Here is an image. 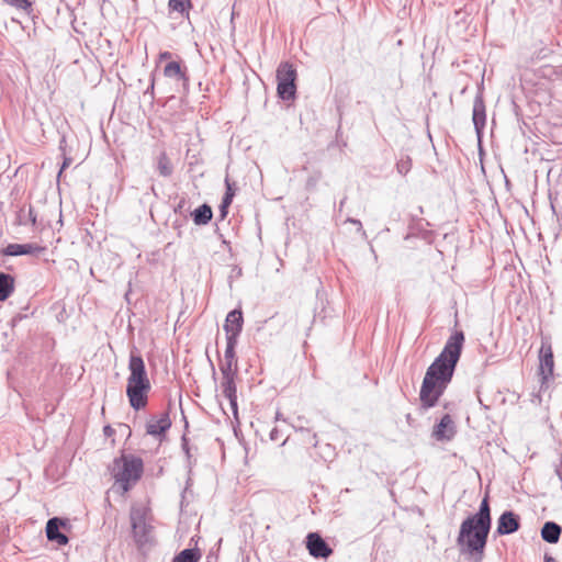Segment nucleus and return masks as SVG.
<instances>
[{"mask_svg": "<svg viewBox=\"0 0 562 562\" xmlns=\"http://www.w3.org/2000/svg\"><path fill=\"white\" fill-rule=\"evenodd\" d=\"M171 54L169 52L160 53V58H169Z\"/></svg>", "mask_w": 562, "mask_h": 562, "instance_id": "obj_43", "label": "nucleus"}, {"mask_svg": "<svg viewBox=\"0 0 562 562\" xmlns=\"http://www.w3.org/2000/svg\"><path fill=\"white\" fill-rule=\"evenodd\" d=\"M45 250V247H42L37 244L26 243V244H9L5 248H3L2 254L4 256H23V255H38Z\"/></svg>", "mask_w": 562, "mask_h": 562, "instance_id": "obj_14", "label": "nucleus"}, {"mask_svg": "<svg viewBox=\"0 0 562 562\" xmlns=\"http://www.w3.org/2000/svg\"><path fill=\"white\" fill-rule=\"evenodd\" d=\"M199 540H200V537H198V536L191 538V542H194L195 544H198Z\"/></svg>", "mask_w": 562, "mask_h": 562, "instance_id": "obj_46", "label": "nucleus"}, {"mask_svg": "<svg viewBox=\"0 0 562 562\" xmlns=\"http://www.w3.org/2000/svg\"><path fill=\"white\" fill-rule=\"evenodd\" d=\"M539 361L542 380H548L553 375L554 369L553 351L549 342L542 341L541 348L539 350Z\"/></svg>", "mask_w": 562, "mask_h": 562, "instance_id": "obj_12", "label": "nucleus"}, {"mask_svg": "<svg viewBox=\"0 0 562 562\" xmlns=\"http://www.w3.org/2000/svg\"><path fill=\"white\" fill-rule=\"evenodd\" d=\"M68 525V519L60 517L49 518L45 528L47 539L52 542H56L58 546H66L69 542V539L60 531V528H65Z\"/></svg>", "mask_w": 562, "mask_h": 562, "instance_id": "obj_9", "label": "nucleus"}, {"mask_svg": "<svg viewBox=\"0 0 562 562\" xmlns=\"http://www.w3.org/2000/svg\"><path fill=\"white\" fill-rule=\"evenodd\" d=\"M412 168V159L409 156H406V157H402L397 162H396V170L398 173L405 176Z\"/></svg>", "mask_w": 562, "mask_h": 562, "instance_id": "obj_29", "label": "nucleus"}, {"mask_svg": "<svg viewBox=\"0 0 562 562\" xmlns=\"http://www.w3.org/2000/svg\"><path fill=\"white\" fill-rule=\"evenodd\" d=\"M64 156V161H63V165H61V168L58 172V177L61 175V172L64 171V169H66L72 161L71 157L67 156V155H63Z\"/></svg>", "mask_w": 562, "mask_h": 562, "instance_id": "obj_38", "label": "nucleus"}, {"mask_svg": "<svg viewBox=\"0 0 562 562\" xmlns=\"http://www.w3.org/2000/svg\"><path fill=\"white\" fill-rule=\"evenodd\" d=\"M14 290V278L5 272H0V302L5 301Z\"/></svg>", "mask_w": 562, "mask_h": 562, "instance_id": "obj_20", "label": "nucleus"}, {"mask_svg": "<svg viewBox=\"0 0 562 562\" xmlns=\"http://www.w3.org/2000/svg\"><path fill=\"white\" fill-rule=\"evenodd\" d=\"M543 562H558L553 557L546 554Z\"/></svg>", "mask_w": 562, "mask_h": 562, "instance_id": "obj_41", "label": "nucleus"}, {"mask_svg": "<svg viewBox=\"0 0 562 562\" xmlns=\"http://www.w3.org/2000/svg\"><path fill=\"white\" fill-rule=\"evenodd\" d=\"M346 200H347V198L345 196V198L339 202V211H341V210H342V207L345 206Z\"/></svg>", "mask_w": 562, "mask_h": 562, "instance_id": "obj_44", "label": "nucleus"}, {"mask_svg": "<svg viewBox=\"0 0 562 562\" xmlns=\"http://www.w3.org/2000/svg\"><path fill=\"white\" fill-rule=\"evenodd\" d=\"M405 418H406L407 424L412 426V425H413V422H414V419H413L412 415H411V414H407V415L405 416Z\"/></svg>", "mask_w": 562, "mask_h": 562, "instance_id": "obj_42", "label": "nucleus"}, {"mask_svg": "<svg viewBox=\"0 0 562 562\" xmlns=\"http://www.w3.org/2000/svg\"><path fill=\"white\" fill-rule=\"evenodd\" d=\"M128 371L126 395L131 407L135 411H140L145 408L148 403V392L151 389V384L147 375L144 359L134 351L130 353Z\"/></svg>", "mask_w": 562, "mask_h": 562, "instance_id": "obj_3", "label": "nucleus"}, {"mask_svg": "<svg viewBox=\"0 0 562 562\" xmlns=\"http://www.w3.org/2000/svg\"><path fill=\"white\" fill-rule=\"evenodd\" d=\"M346 222L353 224V226H357V231L358 233H360L361 237L363 239H368L367 232L363 229L361 221L353 217H348Z\"/></svg>", "mask_w": 562, "mask_h": 562, "instance_id": "obj_32", "label": "nucleus"}, {"mask_svg": "<svg viewBox=\"0 0 562 562\" xmlns=\"http://www.w3.org/2000/svg\"><path fill=\"white\" fill-rule=\"evenodd\" d=\"M229 204L221 202L220 204V218L224 220L228 214Z\"/></svg>", "mask_w": 562, "mask_h": 562, "instance_id": "obj_36", "label": "nucleus"}, {"mask_svg": "<svg viewBox=\"0 0 562 562\" xmlns=\"http://www.w3.org/2000/svg\"><path fill=\"white\" fill-rule=\"evenodd\" d=\"M171 401L168 403V409L164 412L157 420L153 418L146 424V434L153 437H165L166 432L170 429L172 422L169 416L171 408Z\"/></svg>", "mask_w": 562, "mask_h": 562, "instance_id": "obj_10", "label": "nucleus"}, {"mask_svg": "<svg viewBox=\"0 0 562 562\" xmlns=\"http://www.w3.org/2000/svg\"><path fill=\"white\" fill-rule=\"evenodd\" d=\"M181 448L187 457V460L188 462L190 463V460L192 458V454H191V448H190V445H189V439L187 438L186 435H183L181 437Z\"/></svg>", "mask_w": 562, "mask_h": 562, "instance_id": "obj_33", "label": "nucleus"}, {"mask_svg": "<svg viewBox=\"0 0 562 562\" xmlns=\"http://www.w3.org/2000/svg\"><path fill=\"white\" fill-rule=\"evenodd\" d=\"M237 342H238L237 340H226V348L224 351V361L225 362H231V363H234L235 366L237 364L236 352H235Z\"/></svg>", "mask_w": 562, "mask_h": 562, "instance_id": "obj_26", "label": "nucleus"}, {"mask_svg": "<svg viewBox=\"0 0 562 562\" xmlns=\"http://www.w3.org/2000/svg\"><path fill=\"white\" fill-rule=\"evenodd\" d=\"M472 121L476 136L481 140L486 124V110L482 93H477L474 98Z\"/></svg>", "mask_w": 562, "mask_h": 562, "instance_id": "obj_11", "label": "nucleus"}, {"mask_svg": "<svg viewBox=\"0 0 562 562\" xmlns=\"http://www.w3.org/2000/svg\"><path fill=\"white\" fill-rule=\"evenodd\" d=\"M132 537L137 548H143L151 541V517L149 507L143 504H133L130 509Z\"/></svg>", "mask_w": 562, "mask_h": 562, "instance_id": "obj_5", "label": "nucleus"}, {"mask_svg": "<svg viewBox=\"0 0 562 562\" xmlns=\"http://www.w3.org/2000/svg\"><path fill=\"white\" fill-rule=\"evenodd\" d=\"M297 72L293 64L289 61L281 63L277 68V81L295 83Z\"/></svg>", "mask_w": 562, "mask_h": 562, "instance_id": "obj_18", "label": "nucleus"}, {"mask_svg": "<svg viewBox=\"0 0 562 562\" xmlns=\"http://www.w3.org/2000/svg\"><path fill=\"white\" fill-rule=\"evenodd\" d=\"M465 336L462 330L453 331L447 339L439 356L427 368L419 392L420 411L436 406L450 384L460 360Z\"/></svg>", "mask_w": 562, "mask_h": 562, "instance_id": "obj_1", "label": "nucleus"}, {"mask_svg": "<svg viewBox=\"0 0 562 562\" xmlns=\"http://www.w3.org/2000/svg\"><path fill=\"white\" fill-rule=\"evenodd\" d=\"M225 186L226 191L224 193V196L222 198V202L231 205L233 202V198L235 195V190L233 189V184L229 182L228 178L225 179Z\"/></svg>", "mask_w": 562, "mask_h": 562, "instance_id": "obj_30", "label": "nucleus"}, {"mask_svg": "<svg viewBox=\"0 0 562 562\" xmlns=\"http://www.w3.org/2000/svg\"><path fill=\"white\" fill-rule=\"evenodd\" d=\"M164 75L167 78H173L181 81L183 92H189L188 69L187 67H182L179 61H169L164 68Z\"/></svg>", "mask_w": 562, "mask_h": 562, "instance_id": "obj_13", "label": "nucleus"}, {"mask_svg": "<svg viewBox=\"0 0 562 562\" xmlns=\"http://www.w3.org/2000/svg\"><path fill=\"white\" fill-rule=\"evenodd\" d=\"M66 147H67V140H66V137L63 136L59 140V150L63 153V155H66Z\"/></svg>", "mask_w": 562, "mask_h": 562, "instance_id": "obj_40", "label": "nucleus"}, {"mask_svg": "<svg viewBox=\"0 0 562 562\" xmlns=\"http://www.w3.org/2000/svg\"><path fill=\"white\" fill-rule=\"evenodd\" d=\"M168 8L170 12H177L181 16H189V9L191 8L190 0H169Z\"/></svg>", "mask_w": 562, "mask_h": 562, "instance_id": "obj_25", "label": "nucleus"}, {"mask_svg": "<svg viewBox=\"0 0 562 562\" xmlns=\"http://www.w3.org/2000/svg\"><path fill=\"white\" fill-rule=\"evenodd\" d=\"M554 473L561 481V488H562V453L560 454V462L554 468Z\"/></svg>", "mask_w": 562, "mask_h": 562, "instance_id": "obj_37", "label": "nucleus"}, {"mask_svg": "<svg viewBox=\"0 0 562 562\" xmlns=\"http://www.w3.org/2000/svg\"><path fill=\"white\" fill-rule=\"evenodd\" d=\"M8 5L18 10H22L30 14L33 11V2L31 0H3Z\"/></svg>", "mask_w": 562, "mask_h": 562, "instance_id": "obj_27", "label": "nucleus"}, {"mask_svg": "<svg viewBox=\"0 0 562 562\" xmlns=\"http://www.w3.org/2000/svg\"><path fill=\"white\" fill-rule=\"evenodd\" d=\"M562 533V528L555 521H546L540 530L543 541L555 544L559 542Z\"/></svg>", "mask_w": 562, "mask_h": 562, "instance_id": "obj_17", "label": "nucleus"}, {"mask_svg": "<svg viewBox=\"0 0 562 562\" xmlns=\"http://www.w3.org/2000/svg\"><path fill=\"white\" fill-rule=\"evenodd\" d=\"M157 171L165 178L172 175L173 167L166 153H160L157 158Z\"/></svg>", "mask_w": 562, "mask_h": 562, "instance_id": "obj_23", "label": "nucleus"}, {"mask_svg": "<svg viewBox=\"0 0 562 562\" xmlns=\"http://www.w3.org/2000/svg\"><path fill=\"white\" fill-rule=\"evenodd\" d=\"M269 437H270V440H272V441H277V440H279V438H280V432H279L278 428H276V427H274V428H272V429H271V431H270V434H269Z\"/></svg>", "mask_w": 562, "mask_h": 562, "instance_id": "obj_39", "label": "nucleus"}, {"mask_svg": "<svg viewBox=\"0 0 562 562\" xmlns=\"http://www.w3.org/2000/svg\"><path fill=\"white\" fill-rule=\"evenodd\" d=\"M154 89H155V78H154V76H151L150 85L145 90L144 95L145 97L149 95L150 100H154Z\"/></svg>", "mask_w": 562, "mask_h": 562, "instance_id": "obj_35", "label": "nucleus"}, {"mask_svg": "<svg viewBox=\"0 0 562 562\" xmlns=\"http://www.w3.org/2000/svg\"><path fill=\"white\" fill-rule=\"evenodd\" d=\"M18 223L20 225H27L29 223L35 227L37 223V215L32 205H29L27 213H25V209L22 207L18 214Z\"/></svg>", "mask_w": 562, "mask_h": 562, "instance_id": "obj_24", "label": "nucleus"}, {"mask_svg": "<svg viewBox=\"0 0 562 562\" xmlns=\"http://www.w3.org/2000/svg\"><path fill=\"white\" fill-rule=\"evenodd\" d=\"M277 92L283 101L293 100L296 95V83L278 81Z\"/></svg>", "mask_w": 562, "mask_h": 562, "instance_id": "obj_22", "label": "nucleus"}, {"mask_svg": "<svg viewBox=\"0 0 562 562\" xmlns=\"http://www.w3.org/2000/svg\"><path fill=\"white\" fill-rule=\"evenodd\" d=\"M491 528V506L486 495L481 501L479 510L461 522L457 537L460 553L467 555L471 562H482Z\"/></svg>", "mask_w": 562, "mask_h": 562, "instance_id": "obj_2", "label": "nucleus"}, {"mask_svg": "<svg viewBox=\"0 0 562 562\" xmlns=\"http://www.w3.org/2000/svg\"><path fill=\"white\" fill-rule=\"evenodd\" d=\"M305 543L313 558L327 559L333 553V549L317 532L307 533Z\"/></svg>", "mask_w": 562, "mask_h": 562, "instance_id": "obj_7", "label": "nucleus"}, {"mask_svg": "<svg viewBox=\"0 0 562 562\" xmlns=\"http://www.w3.org/2000/svg\"><path fill=\"white\" fill-rule=\"evenodd\" d=\"M244 316L240 308H234L231 311L225 318L224 331L226 334V340H237L243 330Z\"/></svg>", "mask_w": 562, "mask_h": 562, "instance_id": "obj_8", "label": "nucleus"}, {"mask_svg": "<svg viewBox=\"0 0 562 562\" xmlns=\"http://www.w3.org/2000/svg\"><path fill=\"white\" fill-rule=\"evenodd\" d=\"M103 430L105 435H109L112 431V428L111 426H105Z\"/></svg>", "mask_w": 562, "mask_h": 562, "instance_id": "obj_45", "label": "nucleus"}, {"mask_svg": "<svg viewBox=\"0 0 562 562\" xmlns=\"http://www.w3.org/2000/svg\"><path fill=\"white\" fill-rule=\"evenodd\" d=\"M454 435V424L449 414L441 417L439 423L434 427L432 436L437 440H450Z\"/></svg>", "mask_w": 562, "mask_h": 562, "instance_id": "obj_15", "label": "nucleus"}, {"mask_svg": "<svg viewBox=\"0 0 562 562\" xmlns=\"http://www.w3.org/2000/svg\"><path fill=\"white\" fill-rule=\"evenodd\" d=\"M191 216L195 225L202 226L212 221L213 211L209 204L203 203L191 213Z\"/></svg>", "mask_w": 562, "mask_h": 562, "instance_id": "obj_19", "label": "nucleus"}, {"mask_svg": "<svg viewBox=\"0 0 562 562\" xmlns=\"http://www.w3.org/2000/svg\"><path fill=\"white\" fill-rule=\"evenodd\" d=\"M144 472V462L139 457L122 454L114 459L112 474L124 492L131 488V483H136Z\"/></svg>", "mask_w": 562, "mask_h": 562, "instance_id": "obj_4", "label": "nucleus"}, {"mask_svg": "<svg viewBox=\"0 0 562 562\" xmlns=\"http://www.w3.org/2000/svg\"><path fill=\"white\" fill-rule=\"evenodd\" d=\"M202 554L199 548H187L180 551L172 562H199Z\"/></svg>", "mask_w": 562, "mask_h": 562, "instance_id": "obj_21", "label": "nucleus"}, {"mask_svg": "<svg viewBox=\"0 0 562 562\" xmlns=\"http://www.w3.org/2000/svg\"><path fill=\"white\" fill-rule=\"evenodd\" d=\"M183 419H184V423H186L184 427H186V428H188V427H189V424H188L187 418H186V416H184V415H183Z\"/></svg>", "mask_w": 562, "mask_h": 562, "instance_id": "obj_47", "label": "nucleus"}, {"mask_svg": "<svg viewBox=\"0 0 562 562\" xmlns=\"http://www.w3.org/2000/svg\"><path fill=\"white\" fill-rule=\"evenodd\" d=\"M236 376L223 378L221 389L223 395L228 400L233 413L237 414V387L235 383Z\"/></svg>", "mask_w": 562, "mask_h": 562, "instance_id": "obj_16", "label": "nucleus"}, {"mask_svg": "<svg viewBox=\"0 0 562 562\" xmlns=\"http://www.w3.org/2000/svg\"><path fill=\"white\" fill-rule=\"evenodd\" d=\"M305 420L304 417L299 416L295 419V423L292 424V427L296 432H301L303 435H310V429L303 425V422Z\"/></svg>", "mask_w": 562, "mask_h": 562, "instance_id": "obj_31", "label": "nucleus"}, {"mask_svg": "<svg viewBox=\"0 0 562 562\" xmlns=\"http://www.w3.org/2000/svg\"><path fill=\"white\" fill-rule=\"evenodd\" d=\"M303 441H304L305 443H308V445L313 446L314 448H316V447H317V443H318V441H317V435H316L315 432H312V431L310 430V435H304V437H303Z\"/></svg>", "mask_w": 562, "mask_h": 562, "instance_id": "obj_34", "label": "nucleus"}, {"mask_svg": "<svg viewBox=\"0 0 562 562\" xmlns=\"http://www.w3.org/2000/svg\"><path fill=\"white\" fill-rule=\"evenodd\" d=\"M370 249H371L372 254L374 255V257H376L374 248L371 246Z\"/></svg>", "mask_w": 562, "mask_h": 562, "instance_id": "obj_48", "label": "nucleus"}, {"mask_svg": "<svg viewBox=\"0 0 562 562\" xmlns=\"http://www.w3.org/2000/svg\"><path fill=\"white\" fill-rule=\"evenodd\" d=\"M220 371H221L223 378L236 376L237 375V366L235 367L234 363L223 361L220 364Z\"/></svg>", "mask_w": 562, "mask_h": 562, "instance_id": "obj_28", "label": "nucleus"}, {"mask_svg": "<svg viewBox=\"0 0 562 562\" xmlns=\"http://www.w3.org/2000/svg\"><path fill=\"white\" fill-rule=\"evenodd\" d=\"M521 527V519L518 514L513 510H505L497 519L495 533L497 536H508L517 532Z\"/></svg>", "mask_w": 562, "mask_h": 562, "instance_id": "obj_6", "label": "nucleus"}]
</instances>
